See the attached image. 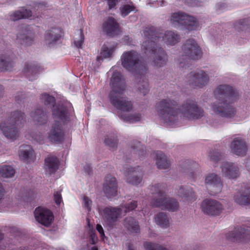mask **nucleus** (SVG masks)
<instances>
[{
	"instance_id": "obj_31",
	"label": "nucleus",
	"mask_w": 250,
	"mask_h": 250,
	"mask_svg": "<svg viewBox=\"0 0 250 250\" xmlns=\"http://www.w3.org/2000/svg\"><path fill=\"white\" fill-rule=\"evenodd\" d=\"M33 120L39 125H43L47 122V115L42 109H38L31 114Z\"/></svg>"
},
{
	"instance_id": "obj_18",
	"label": "nucleus",
	"mask_w": 250,
	"mask_h": 250,
	"mask_svg": "<svg viewBox=\"0 0 250 250\" xmlns=\"http://www.w3.org/2000/svg\"><path fill=\"white\" fill-rule=\"evenodd\" d=\"M222 172L229 179H235L239 175V168L234 163L225 162L221 165Z\"/></svg>"
},
{
	"instance_id": "obj_7",
	"label": "nucleus",
	"mask_w": 250,
	"mask_h": 250,
	"mask_svg": "<svg viewBox=\"0 0 250 250\" xmlns=\"http://www.w3.org/2000/svg\"><path fill=\"white\" fill-rule=\"evenodd\" d=\"M25 122V115L23 112L16 111L11 113L6 121L0 124V129L8 139L14 140L19 136L18 127Z\"/></svg>"
},
{
	"instance_id": "obj_55",
	"label": "nucleus",
	"mask_w": 250,
	"mask_h": 250,
	"mask_svg": "<svg viewBox=\"0 0 250 250\" xmlns=\"http://www.w3.org/2000/svg\"><path fill=\"white\" fill-rule=\"evenodd\" d=\"M119 0H110V9L114 7L118 3Z\"/></svg>"
},
{
	"instance_id": "obj_48",
	"label": "nucleus",
	"mask_w": 250,
	"mask_h": 250,
	"mask_svg": "<svg viewBox=\"0 0 250 250\" xmlns=\"http://www.w3.org/2000/svg\"><path fill=\"white\" fill-rule=\"evenodd\" d=\"M103 191L108 197L109 194V179L108 177H106L103 184Z\"/></svg>"
},
{
	"instance_id": "obj_38",
	"label": "nucleus",
	"mask_w": 250,
	"mask_h": 250,
	"mask_svg": "<svg viewBox=\"0 0 250 250\" xmlns=\"http://www.w3.org/2000/svg\"><path fill=\"white\" fill-rule=\"evenodd\" d=\"M110 37H114L119 34L120 29L117 21L112 18L110 17Z\"/></svg>"
},
{
	"instance_id": "obj_32",
	"label": "nucleus",
	"mask_w": 250,
	"mask_h": 250,
	"mask_svg": "<svg viewBox=\"0 0 250 250\" xmlns=\"http://www.w3.org/2000/svg\"><path fill=\"white\" fill-rule=\"evenodd\" d=\"M124 226L131 232L137 233L139 231L138 223L133 217H126L125 219Z\"/></svg>"
},
{
	"instance_id": "obj_1",
	"label": "nucleus",
	"mask_w": 250,
	"mask_h": 250,
	"mask_svg": "<svg viewBox=\"0 0 250 250\" xmlns=\"http://www.w3.org/2000/svg\"><path fill=\"white\" fill-rule=\"evenodd\" d=\"M157 115L166 125L173 126L178 121V114L188 120L199 119L204 115V110L196 102L188 99L178 107V102L170 98L161 100L156 105Z\"/></svg>"
},
{
	"instance_id": "obj_64",
	"label": "nucleus",
	"mask_w": 250,
	"mask_h": 250,
	"mask_svg": "<svg viewBox=\"0 0 250 250\" xmlns=\"http://www.w3.org/2000/svg\"><path fill=\"white\" fill-rule=\"evenodd\" d=\"M103 122H104V121L103 120H102L101 121H100V123H101Z\"/></svg>"
},
{
	"instance_id": "obj_30",
	"label": "nucleus",
	"mask_w": 250,
	"mask_h": 250,
	"mask_svg": "<svg viewBox=\"0 0 250 250\" xmlns=\"http://www.w3.org/2000/svg\"><path fill=\"white\" fill-rule=\"evenodd\" d=\"M156 165L160 169H166L169 166L170 164L167 160V156L161 151H157L156 153Z\"/></svg>"
},
{
	"instance_id": "obj_28",
	"label": "nucleus",
	"mask_w": 250,
	"mask_h": 250,
	"mask_svg": "<svg viewBox=\"0 0 250 250\" xmlns=\"http://www.w3.org/2000/svg\"><path fill=\"white\" fill-rule=\"evenodd\" d=\"M31 11L29 10L22 7L20 10L15 11L10 15V20L16 21L21 19H28L31 17Z\"/></svg>"
},
{
	"instance_id": "obj_35",
	"label": "nucleus",
	"mask_w": 250,
	"mask_h": 250,
	"mask_svg": "<svg viewBox=\"0 0 250 250\" xmlns=\"http://www.w3.org/2000/svg\"><path fill=\"white\" fill-rule=\"evenodd\" d=\"M15 172L14 169L10 166L2 165L0 167V175L3 178H11Z\"/></svg>"
},
{
	"instance_id": "obj_25",
	"label": "nucleus",
	"mask_w": 250,
	"mask_h": 250,
	"mask_svg": "<svg viewBox=\"0 0 250 250\" xmlns=\"http://www.w3.org/2000/svg\"><path fill=\"white\" fill-rule=\"evenodd\" d=\"M59 161L57 157L48 156L45 160V169L46 173L50 175L54 173L58 169Z\"/></svg>"
},
{
	"instance_id": "obj_23",
	"label": "nucleus",
	"mask_w": 250,
	"mask_h": 250,
	"mask_svg": "<svg viewBox=\"0 0 250 250\" xmlns=\"http://www.w3.org/2000/svg\"><path fill=\"white\" fill-rule=\"evenodd\" d=\"M178 196L184 202H190L196 199V196L192 189L188 187H180L177 192Z\"/></svg>"
},
{
	"instance_id": "obj_44",
	"label": "nucleus",
	"mask_w": 250,
	"mask_h": 250,
	"mask_svg": "<svg viewBox=\"0 0 250 250\" xmlns=\"http://www.w3.org/2000/svg\"><path fill=\"white\" fill-rule=\"evenodd\" d=\"M134 10V7L129 4L124 5L120 8L121 13L123 17H125Z\"/></svg>"
},
{
	"instance_id": "obj_9",
	"label": "nucleus",
	"mask_w": 250,
	"mask_h": 250,
	"mask_svg": "<svg viewBox=\"0 0 250 250\" xmlns=\"http://www.w3.org/2000/svg\"><path fill=\"white\" fill-rule=\"evenodd\" d=\"M211 110L214 114L227 118H232L236 115L235 107L227 104L224 100L212 103Z\"/></svg>"
},
{
	"instance_id": "obj_2",
	"label": "nucleus",
	"mask_w": 250,
	"mask_h": 250,
	"mask_svg": "<svg viewBox=\"0 0 250 250\" xmlns=\"http://www.w3.org/2000/svg\"><path fill=\"white\" fill-rule=\"evenodd\" d=\"M144 41L142 49L147 55L153 57V64L158 67L165 65L167 56L158 43L159 38H162L167 45L173 46L180 42V35L176 31L167 30L162 34L153 26L146 27L143 32Z\"/></svg>"
},
{
	"instance_id": "obj_54",
	"label": "nucleus",
	"mask_w": 250,
	"mask_h": 250,
	"mask_svg": "<svg viewBox=\"0 0 250 250\" xmlns=\"http://www.w3.org/2000/svg\"><path fill=\"white\" fill-rule=\"evenodd\" d=\"M91 241L92 244H95L98 238L94 233H92L90 235Z\"/></svg>"
},
{
	"instance_id": "obj_34",
	"label": "nucleus",
	"mask_w": 250,
	"mask_h": 250,
	"mask_svg": "<svg viewBox=\"0 0 250 250\" xmlns=\"http://www.w3.org/2000/svg\"><path fill=\"white\" fill-rule=\"evenodd\" d=\"M106 17L101 21L100 32L103 35L108 36L109 35V16L107 12H105Z\"/></svg>"
},
{
	"instance_id": "obj_42",
	"label": "nucleus",
	"mask_w": 250,
	"mask_h": 250,
	"mask_svg": "<svg viewBox=\"0 0 250 250\" xmlns=\"http://www.w3.org/2000/svg\"><path fill=\"white\" fill-rule=\"evenodd\" d=\"M82 199L83 207L89 212L91 210V206L92 204V200L87 196L83 195L81 197Z\"/></svg>"
},
{
	"instance_id": "obj_60",
	"label": "nucleus",
	"mask_w": 250,
	"mask_h": 250,
	"mask_svg": "<svg viewBox=\"0 0 250 250\" xmlns=\"http://www.w3.org/2000/svg\"><path fill=\"white\" fill-rule=\"evenodd\" d=\"M91 250H98V249L96 247H93L91 248Z\"/></svg>"
},
{
	"instance_id": "obj_33",
	"label": "nucleus",
	"mask_w": 250,
	"mask_h": 250,
	"mask_svg": "<svg viewBox=\"0 0 250 250\" xmlns=\"http://www.w3.org/2000/svg\"><path fill=\"white\" fill-rule=\"evenodd\" d=\"M13 63L11 59L7 56L2 55L0 57V70L10 71L12 67Z\"/></svg>"
},
{
	"instance_id": "obj_29",
	"label": "nucleus",
	"mask_w": 250,
	"mask_h": 250,
	"mask_svg": "<svg viewBox=\"0 0 250 250\" xmlns=\"http://www.w3.org/2000/svg\"><path fill=\"white\" fill-rule=\"evenodd\" d=\"M41 68L36 65L26 64L24 72L30 81L35 79L40 72Z\"/></svg>"
},
{
	"instance_id": "obj_27",
	"label": "nucleus",
	"mask_w": 250,
	"mask_h": 250,
	"mask_svg": "<svg viewBox=\"0 0 250 250\" xmlns=\"http://www.w3.org/2000/svg\"><path fill=\"white\" fill-rule=\"evenodd\" d=\"M169 220L167 213L164 212L157 213L154 217L156 224L163 229H167L170 226Z\"/></svg>"
},
{
	"instance_id": "obj_16",
	"label": "nucleus",
	"mask_w": 250,
	"mask_h": 250,
	"mask_svg": "<svg viewBox=\"0 0 250 250\" xmlns=\"http://www.w3.org/2000/svg\"><path fill=\"white\" fill-rule=\"evenodd\" d=\"M34 215L36 220L44 226H49L54 219L53 214L50 210L41 207L36 208Z\"/></svg>"
},
{
	"instance_id": "obj_52",
	"label": "nucleus",
	"mask_w": 250,
	"mask_h": 250,
	"mask_svg": "<svg viewBox=\"0 0 250 250\" xmlns=\"http://www.w3.org/2000/svg\"><path fill=\"white\" fill-rule=\"evenodd\" d=\"M108 212L109 208H106L103 211V214H102L103 216V218L104 219H106L107 221H108V219H109V213H108Z\"/></svg>"
},
{
	"instance_id": "obj_14",
	"label": "nucleus",
	"mask_w": 250,
	"mask_h": 250,
	"mask_svg": "<svg viewBox=\"0 0 250 250\" xmlns=\"http://www.w3.org/2000/svg\"><path fill=\"white\" fill-rule=\"evenodd\" d=\"M214 95L216 99L220 100L221 99L225 100L227 98L229 100H234L238 96L236 90L232 86L222 84L219 85L214 91Z\"/></svg>"
},
{
	"instance_id": "obj_10",
	"label": "nucleus",
	"mask_w": 250,
	"mask_h": 250,
	"mask_svg": "<svg viewBox=\"0 0 250 250\" xmlns=\"http://www.w3.org/2000/svg\"><path fill=\"white\" fill-rule=\"evenodd\" d=\"M227 240L231 242L247 243L250 241V227L243 226L235 228L225 234Z\"/></svg>"
},
{
	"instance_id": "obj_5",
	"label": "nucleus",
	"mask_w": 250,
	"mask_h": 250,
	"mask_svg": "<svg viewBox=\"0 0 250 250\" xmlns=\"http://www.w3.org/2000/svg\"><path fill=\"white\" fill-rule=\"evenodd\" d=\"M125 88V81L121 73L114 71L110 79V102L116 108L128 111L132 109V104L126 97L122 96Z\"/></svg>"
},
{
	"instance_id": "obj_8",
	"label": "nucleus",
	"mask_w": 250,
	"mask_h": 250,
	"mask_svg": "<svg viewBox=\"0 0 250 250\" xmlns=\"http://www.w3.org/2000/svg\"><path fill=\"white\" fill-rule=\"evenodd\" d=\"M184 56L178 59L179 67H184L187 62V59L197 60L200 58L202 52L200 46L195 40L189 39L187 40L182 46Z\"/></svg>"
},
{
	"instance_id": "obj_46",
	"label": "nucleus",
	"mask_w": 250,
	"mask_h": 250,
	"mask_svg": "<svg viewBox=\"0 0 250 250\" xmlns=\"http://www.w3.org/2000/svg\"><path fill=\"white\" fill-rule=\"evenodd\" d=\"M209 157L211 161L217 162L221 160L222 156L219 152L216 151H213L209 152Z\"/></svg>"
},
{
	"instance_id": "obj_37",
	"label": "nucleus",
	"mask_w": 250,
	"mask_h": 250,
	"mask_svg": "<svg viewBox=\"0 0 250 250\" xmlns=\"http://www.w3.org/2000/svg\"><path fill=\"white\" fill-rule=\"evenodd\" d=\"M145 250H168L166 247L158 244L146 242L144 244Z\"/></svg>"
},
{
	"instance_id": "obj_56",
	"label": "nucleus",
	"mask_w": 250,
	"mask_h": 250,
	"mask_svg": "<svg viewBox=\"0 0 250 250\" xmlns=\"http://www.w3.org/2000/svg\"><path fill=\"white\" fill-rule=\"evenodd\" d=\"M245 166L247 170L250 172V158L247 160Z\"/></svg>"
},
{
	"instance_id": "obj_45",
	"label": "nucleus",
	"mask_w": 250,
	"mask_h": 250,
	"mask_svg": "<svg viewBox=\"0 0 250 250\" xmlns=\"http://www.w3.org/2000/svg\"><path fill=\"white\" fill-rule=\"evenodd\" d=\"M84 40V35L82 31H80L78 38H76L74 40V44L77 48H81Z\"/></svg>"
},
{
	"instance_id": "obj_61",
	"label": "nucleus",
	"mask_w": 250,
	"mask_h": 250,
	"mask_svg": "<svg viewBox=\"0 0 250 250\" xmlns=\"http://www.w3.org/2000/svg\"><path fill=\"white\" fill-rule=\"evenodd\" d=\"M105 0L106 1L107 4L109 7V0Z\"/></svg>"
},
{
	"instance_id": "obj_24",
	"label": "nucleus",
	"mask_w": 250,
	"mask_h": 250,
	"mask_svg": "<svg viewBox=\"0 0 250 250\" xmlns=\"http://www.w3.org/2000/svg\"><path fill=\"white\" fill-rule=\"evenodd\" d=\"M19 157L22 160L27 163L33 161L35 158V154L32 147L29 145L21 146Z\"/></svg>"
},
{
	"instance_id": "obj_13",
	"label": "nucleus",
	"mask_w": 250,
	"mask_h": 250,
	"mask_svg": "<svg viewBox=\"0 0 250 250\" xmlns=\"http://www.w3.org/2000/svg\"><path fill=\"white\" fill-rule=\"evenodd\" d=\"M205 184L211 195H216L222 191V180L216 173H211L208 174L205 177Z\"/></svg>"
},
{
	"instance_id": "obj_3",
	"label": "nucleus",
	"mask_w": 250,
	"mask_h": 250,
	"mask_svg": "<svg viewBox=\"0 0 250 250\" xmlns=\"http://www.w3.org/2000/svg\"><path fill=\"white\" fill-rule=\"evenodd\" d=\"M41 100L48 107L52 106L54 123L47 133L46 137L53 143H61L64 139L63 126L70 121L71 116V104L66 102L54 105L55 98L47 93L41 95Z\"/></svg>"
},
{
	"instance_id": "obj_19",
	"label": "nucleus",
	"mask_w": 250,
	"mask_h": 250,
	"mask_svg": "<svg viewBox=\"0 0 250 250\" xmlns=\"http://www.w3.org/2000/svg\"><path fill=\"white\" fill-rule=\"evenodd\" d=\"M62 37V31L60 28H52L46 32L44 35L45 43L51 46Z\"/></svg>"
},
{
	"instance_id": "obj_22",
	"label": "nucleus",
	"mask_w": 250,
	"mask_h": 250,
	"mask_svg": "<svg viewBox=\"0 0 250 250\" xmlns=\"http://www.w3.org/2000/svg\"><path fill=\"white\" fill-rule=\"evenodd\" d=\"M233 199L235 202L240 205H250V186L247 187L244 191L235 194Z\"/></svg>"
},
{
	"instance_id": "obj_20",
	"label": "nucleus",
	"mask_w": 250,
	"mask_h": 250,
	"mask_svg": "<svg viewBox=\"0 0 250 250\" xmlns=\"http://www.w3.org/2000/svg\"><path fill=\"white\" fill-rule=\"evenodd\" d=\"M37 27L28 26L25 28V31L23 35L19 34L17 39L21 40V43L25 45H31L33 42L35 34V29Z\"/></svg>"
},
{
	"instance_id": "obj_12",
	"label": "nucleus",
	"mask_w": 250,
	"mask_h": 250,
	"mask_svg": "<svg viewBox=\"0 0 250 250\" xmlns=\"http://www.w3.org/2000/svg\"><path fill=\"white\" fill-rule=\"evenodd\" d=\"M201 208L205 214L211 216L219 215L224 209V207L220 202L212 199H206L203 200Z\"/></svg>"
},
{
	"instance_id": "obj_50",
	"label": "nucleus",
	"mask_w": 250,
	"mask_h": 250,
	"mask_svg": "<svg viewBox=\"0 0 250 250\" xmlns=\"http://www.w3.org/2000/svg\"><path fill=\"white\" fill-rule=\"evenodd\" d=\"M54 198L56 204L57 205H60L62 202V198L61 191H55L54 194Z\"/></svg>"
},
{
	"instance_id": "obj_62",
	"label": "nucleus",
	"mask_w": 250,
	"mask_h": 250,
	"mask_svg": "<svg viewBox=\"0 0 250 250\" xmlns=\"http://www.w3.org/2000/svg\"><path fill=\"white\" fill-rule=\"evenodd\" d=\"M3 238V235L1 233H0V240L2 239Z\"/></svg>"
},
{
	"instance_id": "obj_41",
	"label": "nucleus",
	"mask_w": 250,
	"mask_h": 250,
	"mask_svg": "<svg viewBox=\"0 0 250 250\" xmlns=\"http://www.w3.org/2000/svg\"><path fill=\"white\" fill-rule=\"evenodd\" d=\"M110 198L112 196H117L118 194V186L114 177H110Z\"/></svg>"
},
{
	"instance_id": "obj_51",
	"label": "nucleus",
	"mask_w": 250,
	"mask_h": 250,
	"mask_svg": "<svg viewBox=\"0 0 250 250\" xmlns=\"http://www.w3.org/2000/svg\"><path fill=\"white\" fill-rule=\"evenodd\" d=\"M96 229L99 232L101 238L104 240V238H105L104 231L102 226L100 224H97L96 226Z\"/></svg>"
},
{
	"instance_id": "obj_4",
	"label": "nucleus",
	"mask_w": 250,
	"mask_h": 250,
	"mask_svg": "<svg viewBox=\"0 0 250 250\" xmlns=\"http://www.w3.org/2000/svg\"><path fill=\"white\" fill-rule=\"evenodd\" d=\"M121 64L126 70L133 74L140 93L144 96L148 93L149 89L146 76L147 68L141 62L139 54L133 50L124 52L121 56Z\"/></svg>"
},
{
	"instance_id": "obj_17",
	"label": "nucleus",
	"mask_w": 250,
	"mask_h": 250,
	"mask_svg": "<svg viewBox=\"0 0 250 250\" xmlns=\"http://www.w3.org/2000/svg\"><path fill=\"white\" fill-rule=\"evenodd\" d=\"M144 170L139 167L128 168L125 173L126 181L133 185H138L142 180Z\"/></svg>"
},
{
	"instance_id": "obj_21",
	"label": "nucleus",
	"mask_w": 250,
	"mask_h": 250,
	"mask_svg": "<svg viewBox=\"0 0 250 250\" xmlns=\"http://www.w3.org/2000/svg\"><path fill=\"white\" fill-rule=\"evenodd\" d=\"M188 15L181 11L173 13L170 17V22L175 28H182Z\"/></svg>"
},
{
	"instance_id": "obj_59",
	"label": "nucleus",
	"mask_w": 250,
	"mask_h": 250,
	"mask_svg": "<svg viewBox=\"0 0 250 250\" xmlns=\"http://www.w3.org/2000/svg\"><path fill=\"white\" fill-rule=\"evenodd\" d=\"M128 250H135L132 246H129L128 247Z\"/></svg>"
},
{
	"instance_id": "obj_36",
	"label": "nucleus",
	"mask_w": 250,
	"mask_h": 250,
	"mask_svg": "<svg viewBox=\"0 0 250 250\" xmlns=\"http://www.w3.org/2000/svg\"><path fill=\"white\" fill-rule=\"evenodd\" d=\"M122 118L126 122L130 123H134L140 121L141 115L139 114H125L121 116Z\"/></svg>"
},
{
	"instance_id": "obj_47",
	"label": "nucleus",
	"mask_w": 250,
	"mask_h": 250,
	"mask_svg": "<svg viewBox=\"0 0 250 250\" xmlns=\"http://www.w3.org/2000/svg\"><path fill=\"white\" fill-rule=\"evenodd\" d=\"M26 136L28 139L30 140L32 139L38 142H41L45 137V136L40 132H39V134H33L31 135V138L27 135H26Z\"/></svg>"
},
{
	"instance_id": "obj_40",
	"label": "nucleus",
	"mask_w": 250,
	"mask_h": 250,
	"mask_svg": "<svg viewBox=\"0 0 250 250\" xmlns=\"http://www.w3.org/2000/svg\"><path fill=\"white\" fill-rule=\"evenodd\" d=\"M110 224L111 222H116L118 219L120 217L121 209L120 208H110Z\"/></svg>"
},
{
	"instance_id": "obj_63",
	"label": "nucleus",
	"mask_w": 250,
	"mask_h": 250,
	"mask_svg": "<svg viewBox=\"0 0 250 250\" xmlns=\"http://www.w3.org/2000/svg\"><path fill=\"white\" fill-rule=\"evenodd\" d=\"M244 20H241L240 21V23L241 24H242L243 23V22H244Z\"/></svg>"
},
{
	"instance_id": "obj_53",
	"label": "nucleus",
	"mask_w": 250,
	"mask_h": 250,
	"mask_svg": "<svg viewBox=\"0 0 250 250\" xmlns=\"http://www.w3.org/2000/svg\"><path fill=\"white\" fill-rule=\"evenodd\" d=\"M5 191L4 189L3 186L1 183H0V202L4 197Z\"/></svg>"
},
{
	"instance_id": "obj_39",
	"label": "nucleus",
	"mask_w": 250,
	"mask_h": 250,
	"mask_svg": "<svg viewBox=\"0 0 250 250\" xmlns=\"http://www.w3.org/2000/svg\"><path fill=\"white\" fill-rule=\"evenodd\" d=\"M109 57V44L107 43L104 44L102 47L100 56L98 57L99 61L103 60Z\"/></svg>"
},
{
	"instance_id": "obj_15",
	"label": "nucleus",
	"mask_w": 250,
	"mask_h": 250,
	"mask_svg": "<svg viewBox=\"0 0 250 250\" xmlns=\"http://www.w3.org/2000/svg\"><path fill=\"white\" fill-rule=\"evenodd\" d=\"M231 152L237 156L244 157L247 155L248 145L243 138L237 137L234 138L230 144Z\"/></svg>"
},
{
	"instance_id": "obj_58",
	"label": "nucleus",
	"mask_w": 250,
	"mask_h": 250,
	"mask_svg": "<svg viewBox=\"0 0 250 250\" xmlns=\"http://www.w3.org/2000/svg\"><path fill=\"white\" fill-rule=\"evenodd\" d=\"M217 6L218 9H222L223 7L224 6V4L223 3V4L218 3Z\"/></svg>"
},
{
	"instance_id": "obj_57",
	"label": "nucleus",
	"mask_w": 250,
	"mask_h": 250,
	"mask_svg": "<svg viewBox=\"0 0 250 250\" xmlns=\"http://www.w3.org/2000/svg\"><path fill=\"white\" fill-rule=\"evenodd\" d=\"M118 144L117 140L116 139L114 140L112 142H110V148L111 147L113 148H115L117 147Z\"/></svg>"
},
{
	"instance_id": "obj_49",
	"label": "nucleus",
	"mask_w": 250,
	"mask_h": 250,
	"mask_svg": "<svg viewBox=\"0 0 250 250\" xmlns=\"http://www.w3.org/2000/svg\"><path fill=\"white\" fill-rule=\"evenodd\" d=\"M137 202L134 201H131L125 206V211L128 212V211H131V210H133L134 209H135L137 207Z\"/></svg>"
},
{
	"instance_id": "obj_6",
	"label": "nucleus",
	"mask_w": 250,
	"mask_h": 250,
	"mask_svg": "<svg viewBox=\"0 0 250 250\" xmlns=\"http://www.w3.org/2000/svg\"><path fill=\"white\" fill-rule=\"evenodd\" d=\"M166 185L165 184H157L151 188L154 197L151 204L153 207L165 209L169 211L174 212L179 209V204L174 198L167 197L165 193Z\"/></svg>"
},
{
	"instance_id": "obj_26",
	"label": "nucleus",
	"mask_w": 250,
	"mask_h": 250,
	"mask_svg": "<svg viewBox=\"0 0 250 250\" xmlns=\"http://www.w3.org/2000/svg\"><path fill=\"white\" fill-rule=\"evenodd\" d=\"M183 27L188 31L199 30L201 24L196 18L188 15Z\"/></svg>"
},
{
	"instance_id": "obj_11",
	"label": "nucleus",
	"mask_w": 250,
	"mask_h": 250,
	"mask_svg": "<svg viewBox=\"0 0 250 250\" xmlns=\"http://www.w3.org/2000/svg\"><path fill=\"white\" fill-rule=\"evenodd\" d=\"M208 81V75L202 70L191 72L187 78L188 84L193 87L202 88L207 84Z\"/></svg>"
},
{
	"instance_id": "obj_43",
	"label": "nucleus",
	"mask_w": 250,
	"mask_h": 250,
	"mask_svg": "<svg viewBox=\"0 0 250 250\" xmlns=\"http://www.w3.org/2000/svg\"><path fill=\"white\" fill-rule=\"evenodd\" d=\"M100 142L105 146H109V134L108 131V127L106 132H101L100 136Z\"/></svg>"
}]
</instances>
